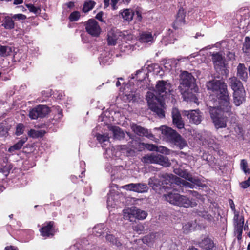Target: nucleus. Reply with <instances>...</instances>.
<instances>
[{
	"label": "nucleus",
	"instance_id": "f257e3e1",
	"mask_svg": "<svg viewBox=\"0 0 250 250\" xmlns=\"http://www.w3.org/2000/svg\"><path fill=\"white\" fill-rule=\"evenodd\" d=\"M161 181L158 180L155 177L149 179L148 185L154 188L155 187L162 186V188L167 191V194L164 195L165 199L171 204L185 208L194 207L197 205L194 200H190L187 197L178 193L168 191L170 188H174L173 175L167 174H163L161 177Z\"/></svg>",
	"mask_w": 250,
	"mask_h": 250
},
{
	"label": "nucleus",
	"instance_id": "f03ea898",
	"mask_svg": "<svg viewBox=\"0 0 250 250\" xmlns=\"http://www.w3.org/2000/svg\"><path fill=\"white\" fill-rule=\"evenodd\" d=\"M207 87L216 96V104L220 105V107L225 106L224 110L228 111L230 109V103L227 86L224 81L222 80L209 81L207 83Z\"/></svg>",
	"mask_w": 250,
	"mask_h": 250
},
{
	"label": "nucleus",
	"instance_id": "7ed1b4c3",
	"mask_svg": "<svg viewBox=\"0 0 250 250\" xmlns=\"http://www.w3.org/2000/svg\"><path fill=\"white\" fill-rule=\"evenodd\" d=\"M207 87L216 96V104L220 105V107L225 106L224 110L228 111L230 109V103L227 86L224 81L222 80L209 81L207 83Z\"/></svg>",
	"mask_w": 250,
	"mask_h": 250
},
{
	"label": "nucleus",
	"instance_id": "20e7f679",
	"mask_svg": "<svg viewBox=\"0 0 250 250\" xmlns=\"http://www.w3.org/2000/svg\"><path fill=\"white\" fill-rule=\"evenodd\" d=\"M118 40H121L125 42L121 45V49L122 51L125 52L134 49L135 39L129 32L121 31L115 28L111 29L108 31L107 34L108 44L110 45H115Z\"/></svg>",
	"mask_w": 250,
	"mask_h": 250
},
{
	"label": "nucleus",
	"instance_id": "39448f33",
	"mask_svg": "<svg viewBox=\"0 0 250 250\" xmlns=\"http://www.w3.org/2000/svg\"><path fill=\"white\" fill-rule=\"evenodd\" d=\"M224 108L225 106L220 107V105H217V104H216L214 106L209 107L210 118L217 129L225 128L227 126L228 122L227 115H230L231 109L228 111H226L224 110ZM230 108H231V106Z\"/></svg>",
	"mask_w": 250,
	"mask_h": 250
},
{
	"label": "nucleus",
	"instance_id": "423d86ee",
	"mask_svg": "<svg viewBox=\"0 0 250 250\" xmlns=\"http://www.w3.org/2000/svg\"><path fill=\"white\" fill-rule=\"evenodd\" d=\"M174 172L177 175H179V176L182 178H185L187 180H188L191 183L181 179L180 178L178 177H175V178H173V183L174 184V188H171L170 189H175V184L179 185L180 186L185 187L186 188H193L194 187V185H198L200 182V181L198 179L195 177H193L189 173H188L185 170H183L179 168H175L174 169Z\"/></svg>",
	"mask_w": 250,
	"mask_h": 250
},
{
	"label": "nucleus",
	"instance_id": "0eeeda50",
	"mask_svg": "<svg viewBox=\"0 0 250 250\" xmlns=\"http://www.w3.org/2000/svg\"><path fill=\"white\" fill-rule=\"evenodd\" d=\"M229 85L233 91L234 103L240 105L245 100V91L242 83L235 77L229 79Z\"/></svg>",
	"mask_w": 250,
	"mask_h": 250
},
{
	"label": "nucleus",
	"instance_id": "6e6552de",
	"mask_svg": "<svg viewBox=\"0 0 250 250\" xmlns=\"http://www.w3.org/2000/svg\"><path fill=\"white\" fill-rule=\"evenodd\" d=\"M146 99L148 106L152 111L156 113L160 118L165 117L164 111L165 104L161 98L157 97L153 92L149 91L146 95Z\"/></svg>",
	"mask_w": 250,
	"mask_h": 250
},
{
	"label": "nucleus",
	"instance_id": "1a4fd4ad",
	"mask_svg": "<svg viewBox=\"0 0 250 250\" xmlns=\"http://www.w3.org/2000/svg\"><path fill=\"white\" fill-rule=\"evenodd\" d=\"M154 130L160 131L165 138L173 141L181 149L187 145L184 139L175 131L170 127L166 126H162L160 128H155Z\"/></svg>",
	"mask_w": 250,
	"mask_h": 250
},
{
	"label": "nucleus",
	"instance_id": "9d476101",
	"mask_svg": "<svg viewBox=\"0 0 250 250\" xmlns=\"http://www.w3.org/2000/svg\"><path fill=\"white\" fill-rule=\"evenodd\" d=\"M142 161L145 163L158 164L165 167H169L170 165L167 157L155 153L145 155L142 157Z\"/></svg>",
	"mask_w": 250,
	"mask_h": 250
},
{
	"label": "nucleus",
	"instance_id": "9b49d317",
	"mask_svg": "<svg viewBox=\"0 0 250 250\" xmlns=\"http://www.w3.org/2000/svg\"><path fill=\"white\" fill-rule=\"evenodd\" d=\"M180 78L181 80L180 86H182V88L193 87V91L195 92L198 91V88L195 85V79L191 73L184 71L181 74Z\"/></svg>",
	"mask_w": 250,
	"mask_h": 250
},
{
	"label": "nucleus",
	"instance_id": "f8f14e48",
	"mask_svg": "<svg viewBox=\"0 0 250 250\" xmlns=\"http://www.w3.org/2000/svg\"><path fill=\"white\" fill-rule=\"evenodd\" d=\"M155 91L162 98H164L170 93L171 85L167 82L159 81L156 85Z\"/></svg>",
	"mask_w": 250,
	"mask_h": 250
},
{
	"label": "nucleus",
	"instance_id": "ddd939ff",
	"mask_svg": "<svg viewBox=\"0 0 250 250\" xmlns=\"http://www.w3.org/2000/svg\"><path fill=\"white\" fill-rule=\"evenodd\" d=\"M211 59L214 68L217 71L225 67V59L220 52L211 53Z\"/></svg>",
	"mask_w": 250,
	"mask_h": 250
},
{
	"label": "nucleus",
	"instance_id": "4468645a",
	"mask_svg": "<svg viewBox=\"0 0 250 250\" xmlns=\"http://www.w3.org/2000/svg\"><path fill=\"white\" fill-rule=\"evenodd\" d=\"M127 149V147L126 145L116 146L106 150V157L107 158L112 157H120L121 153L125 154V152H128Z\"/></svg>",
	"mask_w": 250,
	"mask_h": 250
},
{
	"label": "nucleus",
	"instance_id": "2eb2a0df",
	"mask_svg": "<svg viewBox=\"0 0 250 250\" xmlns=\"http://www.w3.org/2000/svg\"><path fill=\"white\" fill-rule=\"evenodd\" d=\"M183 114L187 116L191 123L198 125L202 121L201 113L199 109L184 110L183 112Z\"/></svg>",
	"mask_w": 250,
	"mask_h": 250
},
{
	"label": "nucleus",
	"instance_id": "dca6fc26",
	"mask_svg": "<svg viewBox=\"0 0 250 250\" xmlns=\"http://www.w3.org/2000/svg\"><path fill=\"white\" fill-rule=\"evenodd\" d=\"M86 31L91 36H98L101 33V28L98 22L94 19L89 20L85 27Z\"/></svg>",
	"mask_w": 250,
	"mask_h": 250
},
{
	"label": "nucleus",
	"instance_id": "f3484780",
	"mask_svg": "<svg viewBox=\"0 0 250 250\" xmlns=\"http://www.w3.org/2000/svg\"><path fill=\"white\" fill-rule=\"evenodd\" d=\"M132 130L139 136H146L148 138L152 139L153 135L152 133L141 126L138 125L134 123L130 125Z\"/></svg>",
	"mask_w": 250,
	"mask_h": 250
},
{
	"label": "nucleus",
	"instance_id": "a211bd4d",
	"mask_svg": "<svg viewBox=\"0 0 250 250\" xmlns=\"http://www.w3.org/2000/svg\"><path fill=\"white\" fill-rule=\"evenodd\" d=\"M53 225L54 222L52 221L44 223L40 229L41 235L44 237L53 236L54 234Z\"/></svg>",
	"mask_w": 250,
	"mask_h": 250
},
{
	"label": "nucleus",
	"instance_id": "6ab92c4d",
	"mask_svg": "<svg viewBox=\"0 0 250 250\" xmlns=\"http://www.w3.org/2000/svg\"><path fill=\"white\" fill-rule=\"evenodd\" d=\"M179 88L181 93L185 101H190L194 102L195 103H197L198 99L194 94L190 92L191 90H193V87L189 88V89L188 87L184 89L182 88V86H180Z\"/></svg>",
	"mask_w": 250,
	"mask_h": 250
},
{
	"label": "nucleus",
	"instance_id": "aec40b11",
	"mask_svg": "<svg viewBox=\"0 0 250 250\" xmlns=\"http://www.w3.org/2000/svg\"><path fill=\"white\" fill-rule=\"evenodd\" d=\"M172 117L174 125L178 129H182L184 127V123L178 109L173 108L172 109Z\"/></svg>",
	"mask_w": 250,
	"mask_h": 250
},
{
	"label": "nucleus",
	"instance_id": "412c9836",
	"mask_svg": "<svg viewBox=\"0 0 250 250\" xmlns=\"http://www.w3.org/2000/svg\"><path fill=\"white\" fill-rule=\"evenodd\" d=\"M130 143L129 145L131 147L138 150H140L141 146L145 147L147 149L150 151H156L157 148V146L152 144L141 143L137 140H132Z\"/></svg>",
	"mask_w": 250,
	"mask_h": 250
},
{
	"label": "nucleus",
	"instance_id": "4be33fe9",
	"mask_svg": "<svg viewBox=\"0 0 250 250\" xmlns=\"http://www.w3.org/2000/svg\"><path fill=\"white\" fill-rule=\"evenodd\" d=\"M136 207H132L123 210V217L125 220H129L130 222H134L136 220L135 215H136Z\"/></svg>",
	"mask_w": 250,
	"mask_h": 250
},
{
	"label": "nucleus",
	"instance_id": "5701e85b",
	"mask_svg": "<svg viewBox=\"0 0 250 250\" xmlns=\"http://www.w3.org/2000/svg\"><path fill=\"white\" fill-rule=\"evenodd\" d=\"M185 12L183 8H180L177 14L176 20L173 23V27L175 29L178 28L185 24Z\"/></svg>",
	"mask_w": 250,
	"mask_h": 250
},
{
	"label": "nucleus",
	"instance_id": "b1692460",
	"mask_svg": "<svg viewBox=\"0 0 250 250\" xmlns=\"http://www.w3.org/2000/svg\"><path fill=\"white\" fill-rule=\"evenodd\" d=\"M237 76L242 81H246L248 78L247 68L244 64L239 63L237 68Z\"/></svg>",
	"mask_w": 250,
	"mask_h": 250
},
{
	"label": "nucleus",
	"instance_id": "393cba45",
	"mask_svg": "<svg viewBox=\"0 0 250 250\" xmlns=\"http://www.w3.org/2000/svg\"><path fill=\"white\" fill-rule=\"evenodd\" d=\"M199 244L201 248L206 250H212L214 246L212 240L208 237H205Z\"/></svg>",
	"mask_w": 250,
	"mask_h": 250
},
{
	"label": "nucleus",
	"instance_id": "a878e982",
	"mask_svg": "<svg viewBox=\"0 0 250 250\" xmlns=\"http://www.w3.org/2000/svg\"><path fill=\"white\" fill-rule=\"evenodd\" d=\"M139 40L141 42L150 44L154 42V37L151 33L145 32L140 35Z\"/></svg>",
	"mask_w": 250,
	"mask_h": 250
},
{
	"label": "nucleus",
	"instance_id": "bb28decb",
	"mask_svg": "<svg viewBox=\"0 0 250 250\" xmlns=\"http://www.w3.org/2000/svg\"><path fill=\"white\" fill-rule=\"evenodd\" d=\"M120 14L124 20L129 22L135 15V12L131 9H125L121 11Z\"/></svg>",
	"mask_w": 250,
	"mask_h": 250
},
{
	"label": "nucleus",
	"instance_id": "cd10ccee",
	"mask_svg": "<svg viewBox=\"0 0 250 250\" xmlns=\"http://www.w3.org/2000/svg\"><path fill=\"white\" fill-rule=\"evenodd\" d=\"M159 236L160 234L158 233H151L145 236L142 240L144 243L149 245L150 244L154 242L155 240L158 239Z\"/></svg>",
	"mask_w": 250,
	"mask_h": 250
},
{
	"label": "nucleus",
	"instance_id": "c85d7f7f",
	"mask_svg": "<svg viewBox=\"0 0 250 250\" xmlns=\"http://www.w3.org/2000/svg\"><path fill=\"white\" fill-rule=\"evenodd\" d=\"M99 62L101 64L105 65L110 64L112 62L110 54L107 52H104L99 58Z\"/></svg>",
	"mask_w": 250,
	"mask_h": 250
},
{
	"label": "nucleus",
	"instance_id": "c756f323",
	"mask_svg": "<svg viewBox=\"0 0 250 250\" xmlns=\"http://www.w3.org/2000/svg\"><path fill=\"white\" fill-rule=\"evenodd\" d=\"M110 130L112 132L115 139L120 140L124 137V133L119 127L112 126Z\"/></svg>",
	"mask_w": 250,
	"mask_h": 250
},
{
	"label": "nucleus",
	"instance_id": "7c9ffc66",
	"mask_svg": "<svg viewBox=\"0 0 250 250\" xmlns=\"http://www.w3.org/2000/svg\"><path fill=\"white\" fill-rule=\"evenodd\" d=\"M27 138L26 137L23 138L18 141L16 144L11 146L8 149V152L12 153L15 150H19L23 146V144L27 141Z\"/></svg>",
	"mask_w": 250,
	"mask_h": 250
},
{
	"label": "nucleus",
	"instance_id": "2f4dec72",
	"mask_svg": "<svg viewBox=\"0 0 250 250\" xmlns=\"http://www.w3.org/2000/svg\"><path fill=\"white\" fill-rule=\"evenodd\" d=\"M40 118L45 117L49 112V108L44 105H40L36 107Z\"/></svg>",
	"mask_w": 250,
	"mask_h": 250
},
{
	"label": "nucleus",
	"instance_id": "473e14b6",
	"mask_svg": "<svg viewBox=\"0 0 250 250\" xmlns=\"http://www.w3.org/2000/svg\"><path fill=\"white\" fill-rule=\"evenodd\" d=\"M105 227L104 224H99L96 225L93 228V233L97 236H101L103 233H104V231H105L104 230Z\"/></svg>",
	"mask_w": 250,
	"mask_h": 250
},
{
	"label": "nucleus",
	"instance_id": "72a5a7b5",
	"mask_svg": "<svg viewBox=\"0 0 250 250\" xmlns=\"http://www.w3.org/2000/svg\"><path fill=\"white\" fill-rule=\"evenodd\" d=\"M106 240L118 248H120L122 246L121 243L117 238L115 237V236L112 234H107L106 236Z\"/></svg>",
	"mask_w": 250,
	"mask_h": 250
},
{
	"label": "nucleus",
	"instance_id": "f704fd0d",
	"mask_svg": "<svg viewBox=\"0 0 250 250\" xmlns=\"http://www.w3.org/2000/svg\"><path fill=\"white\" fill-rule=\"evenodd\" d=\"M148 187L146 184L143 183H136L134 187V192L143 193L147 192Z\"/></svg>",
	"mask_w": 250,
	"mask_h": 250
},
{
	"label": "nucleus",
	"instance_id": "c9c22d12",
	"mask_svg": "<svg viewBox=\"0 0 250 250\" xmlns=\"http://www.w3.org/2000/svg\"><path fill=\"white\" fill-rule=\"evenodd\" d=\"M2 26L6 29H11L14 28V22L12 17H6L5 18Z\"/></svg>",
	"mask_w": 250,
	"mask_h": 250
},
{
	"label": "nucleus",
	"instance_id": "e433bc0d",
	"mask_svg": "<svg viewBox=\"0 0 250 250\" xmlns=\"http://www.w3.org/2000/svg\"><path fill=\"white\" fill-rule=\"evenodd\" d=\"M96 3L93 0H87L85 1L83 7V11L85 13L87 12L90 10H91L93 7H94Z\"/></svg>",
	"mask_w": 250,
	"mask_h": 250
},
{
	"label": "nucleus",
	"instance_id": "4c0bfd02",
	"mask_svg": "<svg viewBox=\"0 0 250 250\" xmlns=\"http://www.w3.org/2000/svg\"><path fill=\"white\" fill-rule=\"evenodd\" d=\"M12 49L10 47L0 45V56L5 57L10 55Z\"/></svg>",
	"mask_w": 250,
	"mask_h": 250
},
{
	"label": "nucleus",
	"instance_id": "58836bf2",
	"mask_svg": "<svg viewBox=\"0 0 250 250\" xmlns=\"http://www.w3.org/2000/svg\"><path fill=\"white\" fill-rule=\"evenodd\" d=\"M243 51L248 55H250V38L246 37L243 43Z\"/></svg>",
	"mask_w": 250,
	"mask_h": 250
},
{
	"label": "nucleus",
	"instance_id": "ea45409f",
	"mask_svg": "<svg viewBox=\"0 0 250 250\" xmlns=\"http://www.w3.org/2000/svg\"><path fill=\"white\" fill-rule=\"evenodd\" d=\"M119 0H104V8H107L110 5H111L113 10L117 9V4Z\"/></svg>",
	"mask_w": 250,
	"mask_h": 250
},
{
	"label": "nucleus",
	"instance_id": "a19ab883",
	"mask_svg": "<svg viewBox=\"0 0 250 250\" xmlns=\"http://www.w3.org/2000/svg\"><path fill=\"white\" fill-rule=\"evenodd\" d=\"M241 220H240V225L238 226L237 228L236 229L235 233L237 235V238L238 240H241L242 238V234L243 232V225L244 224V219L242 218V222H241Z\"/></svg>",
	"mask_w": 250,
	"mask_h": 250
},
{
	"label": "nucleus",
	"instance_id": "79ce46f5",
	"mask_svg": "<svg viewBox=\"0 0 250 250\" xmlns=\"http://www.w3.org/2000/svg\"><path fill=\"white\" fill-rule=\"evenodd\" d=\"M136 211L137 213L135 215V219L144 220L146 217L147 213L146 211L138 209L137 208H136Z\"/></svg>",
	"mask_w": 250,
	"mask_h": 250
},
{
	"label": "nucleus",
	"instance_id": "37998d69",
	"mask_svg": "<svg viewBox=\"0 0 250 250\" xmlns=\"http://www.w3.org/2000/svg\"><path fill=\"white\" fill-rule=\"evenodd\" d=\"M28 134L29 136L33 138H38L42 136L43 134L42 131L31 129L29 131Z\"/></svg>",
	"mask_w": 250,
	"mask_h": 250
},
{
	"label": "nucleus",
	"instance_id": "c03bdc74",
	"mask_svg": "<svg viewBox=\"0 0 250 250\" xmlns=\"http://www.w3.org/2000/svg\"><path fill=\"white\" fill-rule=\"evenodd\" d=\"M240 167L242 170L246 174H249L250 172V169L248 168V163L245 159H242L240 163Z\"/></svg>",
	"mask_w": 250,
	"mask_h": 250
},
{
	"label": "nucleus",
	"instance_id": "a18cd8bd",
	"mask_svg": "<svg viewBox=\"0 0 250 250\" xmlns=\"http://www.w3.org/2000/svg\"><path fill=\"white\" fill-rule=\"evenodd\" d=\"M24 125L21 123L18 124L16 126L15 134L17 136L22 134L24 131Z\"/></svg>",
	"mask_w": 250,
	"mask_h": 250
},
{
	"label": "nucleus",
	"instance_id": "49530a36",
	"mask_svg": "<svg viewBox=\"0 0 250 250\" xmlns=\"http://www.w3.org/2000/svg\"><path fill=\"white\" fill-rule=\"evenodd\" d=\"M29 116L31 118V119L32 120L37 119L38 118H40L39 113L36 107L32 109L30 111L29 113Z\"/></svg>",
	"mask_w": 250,
	"mask_h": 250
},
{
	"label": "nucleus",
	"instance_id": "de8ad7c7",
	"mask_svg": "<svg viewBox=\"0 0 250 250\" xmlns=\"http://www.w3.org/2000/svg\"><path fill=\"white\" fill-rule=\"evenodd\" d=\"M97 139L100 143H103L105 142L108 141L109 139V137L107 134H98L96 135Z\"/></svg>",
	"mask_w": 250,
	"mask_h": 250
},
{
	"label": "nucleus",
	"instance_id": "09e8293b",
	"mask_svg": "<svg viewBox=\"0 0 250 250\" xmlns=\"http://www.w3.org/2000/svg\"><path fill=\"white\" fill-rule=\"evenodd\" d=\"M80 16V13L77 11H75L72 12L69 16V20L71 21H76L79 19Z\"/></svg>",
	"mask_w": 250,
	"mask_h": 250
},
{
	"label": "nucleus",
	"instance_id": "8fccbe9b",
	"mask_svg": "<svg viewBox=\"0 0 250 250\" xmlns=\"http://www.w3.org/2000/svg\"><path fill=\"white\" fill-rule=\"evenodd\" d=\"M115 205L116 204L112 203V198L109 196L107 200V206L109 212L112 211V208H115Z\"/></svg>",
	"mask_w": 250,
	"mask_h": 250
},
{
	"label": "nucleus",
	"instance_id": "3c124183",
	"mask_svg": "<svg viewBox=\"0 0 250 250\" xmlns=\"http://www.w3.org/2000/svg\"><path fill=\"white\" fill-rule=\"evenodd\" d=\"M156 151L167 155L169 154V150L168 149L167 147L162 146H157Z\"/></svg>",
	"mask_w": 250,
	"mask_h": 250
},
{
	"label": "nucleus",
	"instance_id": "603ef678",
	"mask_svg": "<svg viewBox=\"0 0 250 250\" xmlns=\"http://www.w3.org/2000/svg\"><path fill=\"white\" fill-rule=\"evenodd\" d=\"M120 168H121L120 167H117V166L111 167L110 168H108V167H107V169L109 171H110L111 176L115 175L117 173L119 169Z\"/></svg>",
	"mask_w": 250,
	"mask_h": 250
},
{
	"label": "nucleus",
	"instance_id": "864d4df0",
	"mask_svg": "<svg viewBox=\"0 0 250 250\" xmlns=\"http://www.w3.org/2000/svg\"><path fill=\"white\" fill-rule=\"evenodd\" d=\"M135 184L131 183L125 186H122V188L127 190L132 191L134 192V187Z\"/></svg>",
	"mask_w": 250,
	"mask_h": 250
},
{
	"label": "nucleus",
	"instance_id": "5fc2aeb1",
	"mask_svg": "<svg viewBox=\"0 0 250 250\" xmlns=\"http://www.w3.org/2000/svg\"><path fill=\"white\" fill-rule=\"evenodd\" d=\"M27 7L29 9V10L32 12H33L35 14L38 13L39 11V9L34 6L33 4H27Z\"/></svg>",
	"mask_w": 250,
	"mask_h": 250
},
{
	"label": "nucleus",
	"instance_id": "6e6d98bb",
	"mask_svg": "<svg viewBox=\"0 0 250 250\" xmlns=\"http://www.w3.org/2000/svg\"><path fill=\"white\" fill-rule=\"evenodd\" d=\"M192 228L193 224L190 222L185 224L183 227L184 231L185 232H188L189 230H191Z\"/></svg>",
	"mask_w": 250,
	"mask_h": 250
},
{
	"label": "nucleus",
	"instance_id": "4d7b16f0",
	"mask_svg": "<svg viewBox=\"0 0 250 250\" xmlns=\"http://www.w3.org/2000/svg\"><path fill=\"white\" fill-rule=\"evenodd\" d=\"M133 229L140 233L143 230L144 227L141 224H138L133 227Z\"/></svg>",
	"mask_w": 250,
	"mask_h": 250
},
{
	"label": "nucleus",
	"instance_id": "13d9d810",
	"mask_svg": "<svg viewBox=\"0 0 250 250\" xmlns=\"http://www.w3.org/2000/svg\"><path fill=\"white\" fill-rule=\"evenodd\" d=\"M241 187L243 188H246L250 186V177L247 180L240 183Z\"/></svg>",
	"mask_w": 250,
	"mask_h": 250
},
{
	"label": "nucleus",
	"instance_id": "bf43d9fd",
	"mask_svg": "<svg viewBox=\"0 0 250 250\" xmlns=\"http://www.w3.org/2000/svg\"><path fill=\"white\" fill-rule=\"evenodd\" d=\"M13 19L24 20L26 17L22 14H15L12 17Z\"/></svg>",
	"mask_w": 250,
	"mask_h": 250
},
{
	"label": "nucleus",
	"instance_id": "052dcab7",
	"mask_svg": "<svg viewBox=\"0 0 250 250\" xmlns=\"http://www.w3.org/2000/svg\"><path fill=\"white\" fill-rule=\"evenodd\" d=\"M188 193L192 195L193 197H195L196 198H199L200 197V195L197 191L189 190Z\"/></svg>",
	"mask_w": 250,
	"mask_h": 250
},
{
	"label": "nucleus",
	"instance_id": "680f3d73",
	"mask_svg": "<svg viewBox=\"0 0 250 250\" xmlns=\"http://www.w3.org/2000/svg\"><path fill=\"white\" fill-rule=\"evenodd\" d=\"M135 15L136 16L137 20L139 21H141V20H142L141 13L139 11H136V12L135 13Z\"/></svg>",
	"mask_w": 250,
	"mask_h": 250
},
{
	"label": "nucleus",
	"instance_id": "e2e57ef3",
	"mask_svg": "<svg viewBox=\"0 0 250 250\" xmlns=\"http://www.w3.org/2000/svg\"><path fill=\"white\" fill-rule=\"evenodd\" d=\"M4 250H18L17 247L13 246H7L5 248Z\"/></svg>",
	"mask_w": 250,
	"mask_h": 250
},
{
	"label": "nucleus",
	"instance_id": "0e129e2a",
	"mask_svg": "<svg viewBox=\"0 0 250 250\" xmlns=\"http://www.w3.org/2000/svg\"><path fill=\"white\" fill-rule=\"evenodd\" d=\"M103 13L102 12H99L96 16V18L97 19L99 20V21H102V17L103 16Z\"/></svg>",
	"mask_w": 250,
	"mask_h": 250
},
{
	"label": "nucleus",
	"instance_id": "69168bd1",
	"mask_svg": "<svg viewBox=\"0 0 250 250\" xmlns=\"http://www.w3.org/2000/svg\"><path fill=\"white\" fill-rule=\"evenodd\" d=\"M66 5L68 8H72L74 6V3L73 2H69L66 4Z\"/></svg>",
	"mask_w": 250,
	"mask_h": 250
},
{
	"label": "nucleus",
	"instance_id": "338daca9",
	"mask_svg": "<svg viewBox=\"0 0 250 250\" xmlns=\"http://www.w3.org/2000/svg\"><path fill=\"white\" fill-rule=\"evenodd\" d=\"M23 2V0H14L13 3L15 5L21 4Z\"/></svg>",
	"mask_w": 250,
	"mask_h": 250
},
{
	"label": "nucleus",
	"instance_id": "774afa93",
	"mask_svg": "<svg viewBox=\"0 0 250 250\" xmlns=\"http://www.w3.org/2000/svg\"><path fill=\"white\" fill-rule=\"evenodd\" d=\"M227 56L230 59H234V54L233 53L229 52Z\"/></svg>",
	"mask_w": 250,
	"mask_h": 250
}]
</instances>
